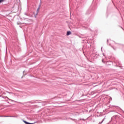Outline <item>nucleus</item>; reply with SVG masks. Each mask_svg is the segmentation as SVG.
I'll use <instances>...</instances> for the list:
<instances>
[{
	"instance_id": "nucleus-11",
	"label": "nucleus",
	"mask_w": 124,
	"mask_h": 124,
	"mask_svg": "<svg viewBox=\"0 0 124 124\" xmlns=\"http://www.w3.org/2000/svg\"><path fill=\"white\" fill-rule=\"evenodd\" d=\"M102 48H103V47H101V51H102Z\"/></svg>"
},
{
	"instance_id": "nucleus-14",
	"label": "nucleus",
	"mask_w": 124,
	"mask_h": 124,
	"mask_svg": "<svg viewBox=\"0 0 124 124\" xmlns=\"http://www.w3.org/2000/svg\"><path fill=\"white\" fill-rule=\"evenodd\" d=\"M1 96H0V97Z\"/></svg>"
},
{
	"instance_id": "nucleus-4",
	"label": "nucleus",
	"mask_w": 124,
	"mask_h": 124,
	"mask_svg": "<svg viewBox=\"0 0 124 124\" xmlns=\"http://www.w3.org/2000/svg\"><path fill=\"white\" fill-rule=\"evenodd\" d=\"M5 0H0V3H1V2H3Z\"/></svg>"
},
{
	"instance_id": "nucleus-1",
	"label": "nucleus",
	"mask_w": 124,
	"mask_h": 124,
	"mask_svg": "<svg viewBox=\"0 0 124 124\" xmlns=\"http://www.w3.org/2000/svg\"><path fill=\"white\" fill-rule=\"evenodd\" d=\"M24 123H25V124H33V123H29V122H27V121H23Z\"/></svg>"
},
{
	"instance_id": "nucleus-8",
	"label": "nucleus",
	"mask_w": 124,
	"mask_h": 124,
	"mask_svg": "<svg viewBox=\"0 0 124 124\" xmlns=\"http://www.w3.org/2000/svg\"><path fill=\"white\" fill-rule=\"evenodd\" d=\"M102 62H104V60H103V59H102Z\"/></svg>"
},
{
	"instance_id": "nucleus-7",
	"label": "nucleus",
	"mask_w": 124,
	"mask_h": 124,
	"mask_svg": "<svg viewBox=\"0 0 124 124\" xmlns=\"http://www.w3.org/2000/svg\"><path fill=\"white\" fill-rule=\"evenodd\" d=\"M39 11V7H38V8L37 10V11Z\"/></svg>"
},
{
	"instance_id": "nucleus-5",
	"label": "nucleus",
	"mask_w": 124,
	"mask_h": 124,
	"mask_svg": "<svg viewBox=\"0 0 124 124\" xmlns=\"http://www.w3.org/2000/svg\"><path fill=\"white\" fill-rule=\"evenodd\" d=\"M17 25H22V23L21 22H17Z\"/></svg>"
},
{
	"instance_id": "nucleus-10",
	"label": "nucleus",
	"mask_w": 124,
	"mask_h": 124,
	"mask_svg": "<svg viewBox=\"0 0 124 124\" xmlns=\"http://www.w3.org/2000/svg\"><path fill=\"white\" fill-rule=\"evenodd\" d=\"M9 93H10V92H8Z\"/></svg>"
},
{
	"instance_id": "nucleus-6",
	"label": "nucleus",
	"mask_w": 124,
	"mask_h": 124,
	"mask_svg": "<svg viewBox=\"0 0 124 124\" xmlns=\"http://www.w3.org/2000/svg\"><path fill=\"white\" fill-rule=\"evenodd\" d=\"M6 97V98H7L8 99H9V100H11V101H13L12 100H11V99L8 98L7 97Z\"/></svg>"
},
{
	"instance_id": "nucleus-13",
	"label": "nucleus",
	"mask_w": 124,
	"mask_h": 124,
	"mask_svg": "<svg viewBox=\"0 0 124 124\" xmlns=\"http://www.w3.org/2000/svg\"><path fill=\"white\" fill-rule=\"evenodd\" d=\"M103 56H105V55H104V53H103Z\"/></svg>"
},
{
	"instance_id": "nucleus-12",
	"label": "nucleus",
	"mask_w": 124,
	"mask_h": 124,
	"mask_svg": "<svg viewBox=\"0 0 124 124\" xmlns=\"http://www.w3.org/2000/svg\"><path fill=\"white\" fill-rule=\"evenodd\" d=\"M108 40H107V43H108Z\"/></svg>"
},
{
	"instance_id": "nucleus-9",
	"label": "nucleus",
	"mask_w": 124,
	"mask_h": 124,
	"mask_svg": "<svg viewBox=\"0 0 124 124\" xmlns=\"http://www.w3.org/2000/svg\"><path fill=\"white\" fill-rule=\"evenodd\" d=\"M25 15L28 16V15H27V13H25Z\"/></svg>"
},
{
	"instance_id": "nucleus-3",
	"label": "nucleus",
	"mask_w": 124,
	"mask_h": 124,
	"mask_svg": "<svg viewBox=\"0 0 124 124\" xmlns=\"http://www.w3.org/2000/svg\"><path fill=\"white\" fill-rule=\"evenodd\" d=\"M104 120H105V118H104L102 120V121L101 123H99V124H101L103 123V122H104Z\"/></svg>"
},
{
	"instance_id": "nucleus-2",
	"label": "nucleus",
	"mask_w": 124,
	"mask_h": 124,
	"mask_svg": "<svg viewBox=\"0 0 124 124\" xmlns=\"http://www.w3.org/2000/svg\"><path fill=\"white\" fill-rule=\"evenodd\" d=\"M70 34H71V31H68L67 32V35H70Z\"/></svg>"
}]
</instances>
